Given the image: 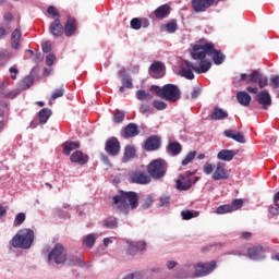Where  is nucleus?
I'll return each mask as SVG.
<instances>
[{
	"instance_id": "1",
	"label": "nucleus",
	"mask_w": 279,
	"mask_h": 279,
	"mask_svg": "<svg viewBox=\"0 0 279 279\" xmlns=\"http://www.w3.org/2000/svg\"><path fill=\"white\" fill-rule=\"evenodd\" d=\"M141 196L136 192H125L123 190L119 191L118 195L112 197V206L118 210V213H123V215H130V210H136L138 208V201Z\"/></svg>"
},
{
	"instance_id": "2",
	"label": "nucleus",
	"mask_w": 279,
	"mask_h": 279,
	"mask_svg": "<svg viewBox=\"0 0 279 279\" xmlns=\"http://www.w3.org/2000/svg\"><path fill=\"white\" fill-rule=\"evenodd\" d=\"M206 56H210L214 64L217 66L226 62V54L221 50H217L215 44L206 43L204 45L196 44L193 46L191 52L192 60H206Z\"/></svg>"
},
{
	"instance_id": "3",
	"label": "nucleus",
	"mask_w": 279,
	"mask_h": 279,
	"mask_svg": "<svg viewBox=\"0 0 279 279\" xmlns=\"http://www.w3.org/2000/svg\"><path fill=\"white\" fill-rule=\"evenodd\" d=\"M151 93H155L157 97L161 99H166V101H170V104H175V101H180V97H182V92H180V87L173 84H166L162 87L158 85L150 86Z\"/></svg>"
},
{
	"instance_id": "4",
	"label": "nucleus",
	"mask_w": 279,
	"mask_h": 279,
	"mask_svg": "<svg viewBox=\"0 0 279 279\" xmlns=\"http://www.w3.org/2000/svg\"><path fill=\"white\" fill-rule=\"evenodd\" d=\"M34 244V230L22 229L12 239L11 245L20 250H29Z\"/></svg>"
},
{
	"instance_id": "5",
	"label": "nucleus",
	"mask_w": 279,
	"mask_h": 279,
	"mask_svg": "<svg viewBox=\"0 0 279 279\" xmlns=\"http://www.w3.org/2000/svg\"><path fill=\"white\" fill-rule=\"evenodd\" d=\"M147 173L153 180H162L167 175V161L163 159H155L147 166Z\"/></svg>"
},
{
	"instance_id": "6",
	"label": "nucleus",
	"mask_w": 279,
	"mask_h": 279,
	"mask_svg": "<svg viewBox=\"0 0 279 279\" xmlns=\"http://www.w3.org/2000/svg\"><path fill=\"white\" fill-rule=\"evenodd\" d=\"M247 93H251L252 95H256L255 99L259 106H262L263 110H269V107L271 106V95L267 89H264L258 93V87H246Z\"/></svg>"
},
{
	"instance_id": "7",
	"label": "nucleus",
	"mask_w": 279,
	"mask_h": 279,
	"mask_svg": "<svg viewBox=\"0 0 279 279\" xmlns=\"http://www.w3.org/2000/svg\"><path fill=\"white\" fill-rule=\"evenodd\" d=\"M217 269V262L211 260L209 263H197L194 265V276L195 278H204L213 274Z\"/></svg>"
},
{
	"instance_id": "8",
	"label": "nucleus",
	"mask_w": 279,
	"mask_h": 279,
	"mask_svg": "<svg viewBox=\"0 0 279 279\" xmlns=\"http://www.w3.org/2000/svg\"><path fill=\"white\" fill-rule=\"evenodd\" d=\"M48 260H53L57 265L66 263V250L61 243H57L48 255Z\"/></svg>"
},
{
	"instance_id": "9",
	"label": "nucleus",
	"mask_w": 279,
	"mask_h": 279,
	"mask_svg": "<svg viewBox=\"0 0 279 279\" xmlns=\"http://www.w3.org/2000/svg\"><path fill=\"white\" fill-rule=\"evenodd\" d=\"M193 175V172L187 171L185 174L179 175L177 180V189L178 191H189L193 184L199 181V177H195L194 180L190 179Z\"/></svg>"
},
{
	"instance_id": "10",
	"label": "nucleus",
	"mask_w": 279,
	"mask_h": 279,
	"mask_svg": "<svg viewBox=\"0 0 279 279\" xmlns=\"http://www.w3.org/2000/svg\"><path fill=\"white\" fill-rule=\"evenodd\" d=\"M105 151L109 156H119L121 154V142L117 137H110L105 144Z\"/></svg>"
},
{
	"instance_id": "11",
	"label": "nucleus",
	"mask_w": 279,
	"mask_h": 279,
	"mask_svg": "<svg viewBox=\"0 0 279 279\" xmlns=\"http://www.w3.org/2000/svg\"><path fill=\"white\" fill-rule=\"evenodd\" d=\"M132 184H149L151 182V177L143 170L133 171L130 175Z\"/></svg>"
},
{
	"instance_id": "12",
	"label": "nucleus",
	"mask_w": 279,
	"mask_h": 279,
	"mask_svg": "<svg viewBox=\"0 0 279 279\" xmlns=\"http://www.w3.org/2000/svg\"><path fill=\"white\" fill-rule=\"evenodd\" d=\"M267 254V250L263 245L252 246L247 248V256L251 260H263Z\"/></svg>"
},
{
	"instance_id": "13",
	"label": "nucleus",
	"mask_w": 279,
	"mask_h": 279,
	"mask_svg": "<svg viewBox=\"0 0 279 279\" xmlns=\"http://www.w3.org/2000/svg\"><path fill=\"white\" fill-rule=\"evenodd\" d=\"M215 4V0H192L191 5L194 10V12H206L208 8H213Z\"/></svg>"
},
{
	"instance_id": "14",
	"label": "nucleus",
	"mask_w": 279,
	"mask_h": 279,
	"mask_svg": "<svg viewBox=\"0 0 279 279\" xmlns=\"http://www.w3.org/2000/svg\"><path fill=\"white\" fill-rule=\"evenodd\" d=\"M145 250H147L146 241L130 242L126 254L129 256H136L138 252H145Z\"/></svg>"
},
{
	"instance_id": "15",
	"label": "nucleus",
	"mask_w": 279,
	"mask_h": 279,
	"mask_svg": "<svg viewBox=\"0 0 279 279\" xmlns=\"http://www.w3.org/2000/svg\"><path fill=\"white\" fill-rule=\"evenodd\" d=\"M149 75L155 80H160V77H165V64L160 61H155L151 63L149 68Z\"/></svg>"
},
{
	"instance_id": "16",
	"label": "nucleus",
	"mask_w": 279,
	"mask_h": 279,
	"mask_svg": "<svg viewBox=\"0 0 279 279\" xmlns=\"http://www.w3.org/2000/svg\"><path fill=\"white\" fill-rule=\"evenodd\" d=\"M89 157L88 155L84 154L82 150H75L73 154L70 155V162L73 165H88Z\"/></svg>"
},
{
	"instance_id": "17",
	"label": "nucleus",
	"mask_w": 279,
	"mask_h": 279,
	"mask_svg": "<svg viewBox=\"0 0 279 279\" xmlns=\"http://www.w3.org/2000/svg\"><path fill=\"white\" fill-rule=\"evenodd\" d=\"M77 32V20L73 16H68V20L64 24L63 28V34L68 37L71 38Z\"/></svg>"
},
{
	"instance_id": "18",
	"label": "nucleus",
	"mask_w": 279,
	"mask_h": 279,
	"mask_svg": "<svg viewBox=\"0 0 279 279\" xmlns=\"http://www.w3.org/2000/svg\"><path fill=\"white\" fill-rule=\"evenodd\" d=\"M49 33L56 38H60V36L64 35V26L59 17L54 19V21L50 24Z\"/></svg>"
},
{
	"instance_id": "19",
	"label": "nucleus",
	"mask_w": 279,
	"mask_h": 279,
	"mask_svg": "<svg viewBox=\"0 0 279 279\" xmlns=\"http://www.w3.org/2000/svg\"><path fill=\"white\" fill-rule=\"evenodd\" d=\"M211 178L213 180H228L230 174L226 170V163L218 162Z\"/></svg>"
},
{
	"instance_id": "20",
	"label": "nucleus",
	"mask_w": 279,
	"mask_h": 279,
	"mask_svg": "<svg viewBox=\"0 0 279 279\" xmlns=\"http://www.w3.org/2000/svg\"><path fill=\"white\" fill-rule=\"evenodd\" d=\"M160 137L158 135H153L145 141V149L146 151H156V149H160Z\"/></svg>"
},
{
	"instance_id": "21",
	"label": "nucleus",
	"mask_w": 279,
	"mask_h": 279,
	"mask_svg": "<svg viewBox=\"0 0 279 279\" xmlns=\"http://www.w3.org/2000/svg\"><path fill=\"white\" fill-rule=\"evenodd\" d=\"M138 134H141V131L136 123H129L122 132L123 138H134L135 136H138Z\"/></svg>"
},
{
	"instance_id": "22",
	"label": "nucleus",
	"mask_w": 279,
	"mask_h": 279,
	"mask_svg": "<svg viewBox=\"0 0 279 279\" xmlns=\"http://www.w3.org/2000/svg\"><path fill=\"white\" fill-rule=\"evenodd\" d=\"M185 66H182L180 70V75L185 77V80H195V74L193 73V64L191 61H184Z\"/></svg>"
},
{
	"instance_id": "23",
	"label": "nucleus",
	"mask_w": 279,
	"mask_h": 279,
	"mask_svg": "<svg viewBox=\"0 0 279 279\" xmlns=\"http://www.w3.org/2000/svg\"><path fill=\"white\" fill-rule=\"evenodd\" d=\"M223 136L227 138H232L235 143H245V135L236 130H226Z\"/></svg>"
},
{
	"instance_id": "24",
	"label": "nucleus",
	"mask_w": 279,
	"mask_h": 279,
	"mask_svg": "<svg viewBox=\"0 0 279 279\" xmlns=\"http://www.w3.org/2000/svg\"><path fill=\"white\" fill-rule=\"evenodd\" d=\"M82 145L80 142L66 141L62 144V153L64 156H71V151H75V149H80Z\"/></svg>"
},
{
	"instance_id": "25",
	"label": "nucleus",
	"mask_w": 279,
	"mask_h": 279,
	"mask_svg": "<svg viewBox=\"0 0 279 279\" xmlns=\"http://www.w3.org/2000/svg\"><path fill=\"white\" fill-rule=\"evenodd\" d=\"M194 60H199V64L194 65L193 71H195V73L202 74V73H208V71H210V66H213V62L206 60V59H194Z\"/></svg>"
},
{
	"instance_id": "26",
	"label": "nucleus",
	"mask_w": 279,
	"mask_h": 279,
	"mask_svg": "<svg viewBox=\"0 0 279 279\" xmlns=\"http://www.w3.org/2000/svg\"><path fill=\"white\" fill-rule=\"evenodd\" d=\"M234 156H236V151L230 149H222L217 154L218 160H223V162H231L234 160Z\"/></svg>"
},
{
	"instance_id": "27",
	"label": "nucleus",
	"mask_w": 279,
	"mask_h": 279,
	"mask_svg": "<svg viewBox=\"0 0 279 279\" xmlns=\"http://www.w3.org/2000/svg\"><path fill=\"white\" fill-rule=\"evenodd\" d=\"M171 14V7L169 4H162L154 11V16L159 20L167 19Z\"/></svg>"
},
{
	"instance_id": "28",
	"label": "nucleus",
	"mask_w": 279,
	"mask_h": 279,
	"mask_svg": "<svg viewBox=\"0 0 279 279\" xmlns=\"http://www.w3.org/2000/svg\"><path fill=\"white\" fill-rule=\"evenodd\" d=\"M236 99L240 106H243L244 108H247V106H250V104L252 102V96H250V94L244 90L236 93Z\"/></svg>"
},
{
	"instance_id": "29",
	"label": "nucleus",
	"mask_w": 279,
	"mask_h": 279,
	"mask_svg": "<svg viewBox=\"0 0 279 279\" xmlns=\"http://www.w3.org/2000/svg\"><path fill=\"white\" fill-rule=\"evenodd\" d=\"M167 151L171 156H180L182 154V144L180 142H170L167 146Z\"/></svg>"
},
{
	"instance_id": "30",
	"label": "nucleus",
	"mask_w": 279,
	"mask_h": 279,
	"mask_svg": "<svg viewBox=\"0 0 279 279\" xmlns=\"http://www.w3.org/2000/svg\"><path fill=\"white\" fill-rule=\"evenodd\" d=\"M21 28H15L11 34V47L12 49H19L21 47Z\"/></svg>"
},
{
	"instance_id": "31",
	"label": "nucleus",
	"mask_w": 279,
	"mask_h": 279,
	"mask_svg": "<svg viewBox=\"0 0 279 279\" xmlns=\"http://www.w3.org/2000/svg\"><path fill=\"white\" fill-rule=\"evenodd\" d=\"M98 234L97 233H89L85 236H83V245H85V247H88L89 250H93V247H95V243L98 239Z\"/></svg>"
},
{
	"instance_id": "32",
	"label": "nucleus",
	"mask_w": 279,
	"mask_h": 279,
	"mask_svg": "<svg viewBox=\"0 0 279 279\" xmlns=\"http://www.w3.org/2000/svg\"><path fill=\"white\" fill-rule=\"evenodd\" d=\"M132 158H136V148L132 145H128L124 148V155L122 158V162H130Z\"/></svg>"
},
{
	"instance_id": "33",
	"label": "nucleus",
	"mask_w": 279,
	"mask_h": 279,
	"mask_svg": "<svg viewBox=\"0 0 279 279\" xmlns=\"http://www.w3.org/2000/svg\"><path fill=\"white\" fill-rule=\"evenodd\" d=\"M210 119L213 121H221V119H228V111L219 107H216L214 109V112L210 114Z\"/></svg>"
},
{
	"instance_id": "34",
	"label": "nucleus",
	"mask_w": 279,
	"mask_h": 279,
	"mask_svg": "<svg viewBox=\"0 0 279 279\" xmlns=\"http://www.w3.org/2000/svg\"><path fill=\"white\" fill-rule=\"evenodd\" d=\"M51 114H53V112L51 111V109L49 108H44L41 109L37 116H38V119H39V123L41 125H45V123H47V121H49V118L51 117Z\"/></svg>"
},
{
	"instance_id": "35",
	"label": "nucleus",
	"mask_w": 279,
	"mask_h": 279,
	"mask_svg": "<svg viewBox=\"0 0 279 279\" xmlns=\"http://www.w3.org/2000/svg\"><path fill=\"white\" fill-rule=\"evenodd\" d=\"M102 226L109 230H114L116 228H119V220L117 218H106L102 220Z\"/></svg>"
},
{
	"instance_id": "36",
	"label": "nucleus",
	"mask_w": 279,
	"mask_h": 279,
	"mask_svg": "<svg viewBox=\"0 0 279 279\" xmlns=\"http://www.w3.org/2000/svg\"><path fill=\"white\" fill-rule=\"evenodd\" d=\"M262 75L263 74L258 70H253V72L248 75V84H258Z\"/></svg>"
},
{
	"instance_id": "37",
	"label": "nucleus",
	"mask_w": 279,
	"mask_h": 279,
	"mask_svg": "<svg viewBox=\"0 0 279 279\" xmlns=\"http://www.w3.org/2000/svg\"><path fill=\"white\" fill-rule=\"evenodd\" d=\"M136 97L140 101H149L150 99H153L151 94L146 93L143 89L136 92Z\"/></svg>"
},
{
	"instance_id": "38",
	"label": "nucleus",
	"mask_w": 279,
	"mask_h": 279,
	"mask_svg": "<svg viewBox=\"0 0 279 279\" xmlns=\"http://www.w3.org/2000/svg\"><path fill=\"white\" fill-rule=\"evenodd\" d=\"M166 32H168V34H175V32H178V21L171 20L169 23H167Z\"/></svg>"
},
{
	"instance_id": "39",
	"label": "nucleus",
	"mask_w": 279,
	"mask_h": 279,
	"mask_svg": "<svg viewBox=\"0 0 279 279\" xmlns=\"http://www.w3.org/2000/svg\"><path fill=\"white\" fill-rule=\"evenodd\" d=\"M60 97H64V86L62 85L59 89H56L50 97V106L52 101L56 99H60Z\"/></svg>"
},
{
	"instance_id": "40",
	"label": "nucleus",
	"mask_w": 279,
	"mask_h": 279,
	"mask_svg": "<svg viewBox=\"0 0 279 279\" xmlns=\"http://www.w3.org/2000/svg\"><path fill=\"white\" fill-rule=\"evenodd\" d=\"M34 84V78L31 76L25 77L21 83H20V90H27Z\"/></svg>"
},
{
	"instance_id": "41",
	"label": "nucleus",
	"mask_w": 279,
	"mask_h": 279,
	"mask_svg": "<svg viewBox=\"0 0 279 279\" xmlns=\"http://www.w3.org/2000/svg\"><path fill=\"white\" fill-rule=\"evenodd\" d=\"M233 208L230 205H220L216 209V215H227V213H232Z\"/></svg>"
},
{
	"instance_id": "42",
	"label": "nucleus",
	"mask_w": 279,
	"mask_h": 279,
	"mask_svg": "<svg viewBox=\"0 0 279 279\" xmlns=\"http://www.w3.org/2000/svg\"><path fill=\"white\" fill-rule=\"evenodd\" d=\"M10 32H12V26L10 24L0 26V40H3V38H7L8 34H10Z\"/></svg>"
},
{
	"instance_id": "43",
	"label": "nucleus",
	"mask_w": 279,
	"mask_h": 279,
	"mask_svg": "<svg viewBox=\"0 0 279 279\" xmlns=\"http://www.w3.org/2000/svg\"><path fill=\"white\" fill-rule=\"evenodd\" d=\"M195 156H197L196 151H190L185 158L182 160V165L183 167H186V165H189L190 162H193V160H195Z\"/></svg>"
},
{
	"instance_id": "44",
	"label": "nucleus",
	"mask_w": 279,
	"mask_h": 279,
	"mask_svg": "<svg viewBox=\"0 0 279 279\" xmlns=\"http://www.w3.org/2000/svg\"><path fill=\"white\" fill-rule=\"evenodd\" d=\"M153 204H154V196L153 195H147L146 199H144L143 203H142V208L144 210H147V208H150Z\"/></svg>"
},
{
	"instance_id": "45",
	"label": "nucleus",
	"mask_w": 279,
	"mask_h": 279,
	"mask_svg": "<svg viewBox=\"0 0 279 279\" xmlns=\"http://www.w3.org/2000/svg\"><path fill=\"white\" fill-rule=\"evenodd\" d=\"M124 119H125V112H123V111L118 110L113 114L114 123H123Z\"/></svg>"
},
{
	"instance_id": "46",
	"label": "nucleus",
	"mask_w": 279,
	"mask_h": 279,
	"mask_svg": "<svg viewBox=\"0 0 279 279\" xmlns=\"http://www.w3.org/2000/svg\"><path fill=\"white\" fill-rule=\"evenodd\" d=\"M122 85L125 87V88H129V89H132L134 88V84L132 83V76L130 75H126L124 77H122Z\"/></svg>"
},
{
	"instance_id": "47",
	"label": "nucleus",
	"mask_w": 279,
	"mask_h": 279,
	"mask_svg": "<svg viewBox=\"0 0 279 279\" xmlns=\"http://www.w3.org/2000/svg\"><path fill=\"white\" fill-rule=\"evenodd\" d=\"M230 206H231V208H233L232 213H234V210H239L243 207V199L242 198H235V199L232 201Z\"/></svg>"
},
{
	"instance_id": "48",
	"label": "nucleus",
	"mask_w": 279,
	"mask_h": 279,
	"mask_svg": "<svg viewBox=\"0 0 279 279\" xmlns=\"http://www.w3.org/2000/svg\"><path fill=\"white\" fill-rule=\"evenodd\" d=\"M19 95H21V89H15L7 94H2V97H4L5 99H16Z\"/></svg>"
},
{
	"instance_id": "49",
	"label": "nucleus",
	"mask_w": 279,
	"mask_h": 279,
	"mask_svg": "<svg viewBox=\"0 0 279 279\" xmlns=\"http://www.w3.org/2000/svg\"><path fill=\"white\" fill-rule=\"evenodd\" d=\"M268 213H270L272 217H279V203H274V205H270Z\"/></svg>"
},
{
	"instance_id": "50",
	"label": "nucleus",
	"mask_w": 279,
	"mask_h": 279,
	"mask_svg": "<svg viewBox=\"0 0 279 279\" xmlns=\"http://www.w3.org/2000/svg\"><path fill=\"white\" fill-rule=\"evenodd\" d=\"M259 88H265L266 86H269V78L266 75L259 76V81H257Z\"/></svg>"
},
{
	"instance_id": "51",
	"label": "nucleus",
	"mask_w": 279,
	"mask_h": 279,
	"mask_svg": "<svg viewBox=\"0 0 279 279\" xmlns=\"http://www.w3.org/2000/svg\"><path fill=\"white\" fill-rule=\"evenodd\" d=\"M153 106L156 108V110H166L167 109V102L162 100H154Z\"/></svg>"
},
{
	"instance_id": "52",
	"label": "nucleus",
	"mask_w": 279,
	"mask_h": 279,
	"mask_svg": "<svg viewBox=\"0 0 279 279\" xmlns=\"http://www.w3.org/2000/svg\"><path fill=\"white\" fill-rule=\"evenodd\" d=\"M47 12L53 19H60V13L58 12V9H56V7L53 5L48 7Z\"/></svg>"
},
{
	"instance_id": "53",
	"label": "nucleus",
	"mask_w": 279,
	"mask_h": 279,
	"mask_svg": "<svg viewBox=\"0 0 279 279\" xmlns=\"http://www.w3.org/2000/svg\"><path fill=\"white\" fill-rule=\"evenodd\" d=\"M141 19H138V17H134V19H132L131 20V23H130V25H131V28L132 29H136V31H138V29H141Z\"/></svg>"
},
{
	"instance_id": "54",
	"label": "nucleus",
	"mask_w": 279,
	"mask_h": 279,
	"mask_svg": "<svg viewBox=\"0 0 279 279\" xmlns=\"http://www.w3.org/2000/svg\"><path fill=\"white\" fill-rule=\"evenodd\" d=\"M24 221H25V213H20L16 215L14 219V226H22Z\"/></svg>"
},
{
	"instance_id": "55",
	"label": "nucleus",
	"mask_w": 279,
	"mask_h": 279,
	"mask_svg": "<svg viewBox=\"0 0 279 279\" xmlns=\"http://www.w3.org/2000/svg\"><path fill=\"white\" fill-rule=\"evenodd\" d=\"M270 87L274 90H277V88H279V75H275L270 78Z\"/></svg>"
},
{
	"instance_id": "56",
	"label": "nucleus",
	"mask_w": 279,
	"mask_h": 279,
	"mask_svg": "<svg viewBox=\"0 0 279 279\" xmlns=\"http://www.w3.org/2000/svg\"><path fill=\"white\" fill-rule=\"evenodd\" d=\"M181 217L185 221H189V219H193V217H195V214H193V211H191V210H183V211H181Z\"/></svg>"
},
{
	"instance_id": "57",
	"label": "nucleus",
	"mask_w": 279,
	"mask_h": 279,
	"mask_svg": "<svg viewBox=\"0 0 279 279\" xmlns=\"http://www.w3.org/2000/svg\"><path fill=\"white\" fill-rule=\"evenodd\" d=\"M56 62V54L49 53L46 57V64L47 66H53V63Z\"/></svg>"
},
{
	"instance_id": "58",
	"label": "nucleus",
	"mask_w": 279,
	"mask_h": 279,
	"mask_svg": "<svg viewBox=\"0 0 279 279\" xmlns=\"http://www.w3.org/2000/svg\"><path fill=\"white\" fill-rule=\"evenodd\" d=\"M203 171H204V173H206V175H210V173H213L215 171V167L213 166V163H206L203 167Z\"/></svg>"
},
{
	"instance_id": "59",
	"label": "nucleus",
	"mask_w": 279,
	"mask_h": 279,
	"mask_svg": "<svg viewBox=\"0 0 279 279\" xmlns=\"http://www.w3.org/2000/svg\"><path fill=\"white\" fill-rule=\"evenodd\" d=\"M41 49L44 53H49L51 51V41H44L41 44Z\"/></svg>"
},
{
	"instance_id": "60",
	"label": "nucleus",
	"mask_w": 279,
	"mask_h": 279,
	"mask_svg": "<svg viewBox=\"0 0 279 279\" xmlns=\"http://www.w3.org/2000/svg\"><path fill=\"white\" fill-rule=\"evenodd\" d=\"M202 95V88L201 87H195L192 93H191V99H197Z\"/></svg>"
},
{
	"instance_id": "61",
	"label": "nucleus",
	"mask_w": 279,
	"mask_h": 279,
	"mask_svg": "<svg viewBox=\"0 0 279 279\" xmlns=\"http://www.w3.org/2000/svg\"><path fill=\"white\" fill-rule=\"evenodd\" d=\"M123 279H143V275L141 272H133L129 274Z\"/></svg>"
},
{
	"instance_id": "62",
	"label": "nucleus",
	"mask_w": 279,
	"mask_h": 279,
	"mask_svg": "<svg viewBox=\"0 0 279 279\" xmlns=\"http://www.w3.org/2000/svg\"><path fill=\"white\" fill-rule=\"evenodd\" d=\"M170 202H171V198H169V196H162L160 198V206H169Z\"/></svg>"
},
{
	"instance_id": "63",
	"label": "nucleus",
	"mask_w": 279,
	"mask_h": 279,
	"mask_svg": "<svg viewBox=\"0 0 279 279\" xmlns=\"http://www.w3.org/2000/svg\"><path fill=\"white\" fill-rule=\"evenodd\" d=\"M12 19H14V15H12V13H10V12L4 13L3 20L5 21L7 24L10 25Z\"/></svg>"
},
{
	"instance_id": "64",
	"label": "nucleus",
	"mask_w": 279,
	"mask_h": 279,
	"mask_svg": "<svg viewBox=\"0 0 279 279\" xmlns=\"http://www.w3.org/2000/svg\"><path fill=\"white\" fill-rule=\"evenodd\" d=\"M11 80H16V75L19 74V70L16 68H10Z\"/></svg>"
}]
</instances>
